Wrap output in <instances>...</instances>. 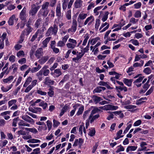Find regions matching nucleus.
Masks as SVG:
<instances>
[{"mask_svg": "<svg viewBox=\"0 0 154 154\" xmlns=\"http://www.w3.org/2000/svg\"><path fill=\"white\" fill-rule=\"evenodd\" d=\"M58 30V27L56 24H54L53 26L50 27L47 30L45 35L46 36H49L52 35H56Z\"/></svg>", "mask_w": 154, "mask_h": 154, "instance_id": "obj_1", "label": "nucleus"}, {"mask_svg": "<svg viewBox=\"0 0 154 154\" xmlns=\"http://www.w3.org/2000/svg\"><path fill=\"white\" fill-rule=\"evenodd\" d=\"M40 7V6H36L35 4L32 5L31 6V9L29 12V14L31 16H35Z\"/></svg>", "mask_w": 154, "mask_h": 154, "instance_id": "obj_2", "label": "nucleus"}, {"mask_svg": "<svg viewBox=\"0 0 154 154\" xmlns=\"http://www.w3.org/2000/svg\"><path fill=\"white\" fill-rule=\"evenodd\" d=\"M21 117L23 120L31 124L34 123V120L27 115H23Z\"/></svg>", "mask_w": 154, "mask_h": 154, "instance_id": "obj_3", "label": "nucleus"}, {"mask_svg": "<svg viewBox=\"0 0 154 154\" xmlns=\"http://www.w3.org/2000/svg\"><path fill=\"white\" fill-rule=\"evenodd\" d=\"M144 78V76H140L138 79H136L134 82V85L137 87H140L142 85V81Z\"/></svg>", "mask_w": 154, "mask_h": 154, "instance_id": "obj_4", "label": "nucleus"}, {"mask_svg": "<svg viewBox=\"0 0 154 154\" xmlns=\"http://www.w3.org/2000/svg\"><path fill=\"white\" fill-rule=\"evenodd\" d=\"M51 74L54 78H58L62 74L60 69H57L54 70V72H52Z\"/></svg>", "mask_w": 154, "mask_h": 154, "instance_id": "obj_5", "label": "nucleus"}, {"mask_svg": "<svg viewBox=\"0 0 154 154\" xmlns=\"http://www.w3.org/2000/svg\"><path fill=\"white\" fill-rule=\"evenodd\" d=\"M77 16L76 14H75L73 17V20L72 21V25L71 28V29L72 30V31L75 32L77 26Z\"/></svg>", "mask_w": 154, "mask_h": 154, "instance_id": "obj_6", "label": "nucleus"}, {"mask_svg": "<svg viewBox=\"0 0 154 154\" xmlns=\"http://www.w3.org/2000/svg\"><path fill=\"white\" fill-rule=\"evenodd\" d=\"M7 33H4L1 37V39L0 40V49H2L4 48V41L6 38Z\"/></svg>", "mask_w": 154, "mask_h": 154, "instance_id": "obj_7", "label": "nucleus"}, {"mask_svg": "<svg viewBox=\"0 0 154 154\" xmlns=\"http://www.w3.org/2000/svg\"><path fill=\"white\" fill-rule=\"evenodd\" d=\"M26 17V9L24 8L22 9L20 14V18L22 20H25Z\"/></svg>", "mask_w": 154, "mask_h": 154, "instance_id": "obj_8", "label": "nucleus"}, {"mask_svg": "<svg viewBox=\"0 0 154 154\" xmlns=\"http://www.w3.org/2000/svg\"><path fill=\"white\" fill-rule=\"evenodd\" d=\"M49 11L48 9H41L39 11L38 15V17H40L41 15L44 16L46 17L48 14Z\"/></svg>", "mask_w": 154, "mask_h": 154, "instance_id": "obj_9", "label": "nucleus"}, {"mask_svg": "<svg viewBox=\"0 0 154 154\" xmlns=\"http://www.w3.org/2000/svg\"><path fill=\"white\" fill-rule=\"evenodd\" d=\"M137 148V146H128L126 149V152L129 154H131L132 153V151H135Z\"/></svg>", "mask_w": 154, "mask_h": 154, "instance_id": "obj_10", "label": "nucleus"}, {"mask_svg": "<svg viewBox=\"0 0 154 154\" xmlns=\"http://www.w3.org/2000/svg\"><path fill=\"white\" fill-rule=\"evenodd\" d=\"M100 41V38L99 37H97L94 38H90L88 41V45L91 44L92 45H94L98 41Z\"/></svg>", "mask_w": 154, "mask_h": 154, "instance_id": "obj_11", "label": "nucleus"}, {"mask_svg": "<svg viewBox=\"0 0 154 154\" xmlns=\"http://www.w3.org/2000/svg\"><path fill=\"white\" fill-rule=\"evenodd\" d=\"M147 144L146 142H142L140 143V148H139L138 149V151H142L147 150L146 147L145 146Z\"/></svg>", "mask_w": 154, "mask_h": 154, "instance_id": "obj_12", "label": "nucleus"}, {"mask_svg": "<svg viewBox=\"0 0 154 154\" xmlns=\"http://www.w3.org/2000/svg\"><path fill=\"white\" fill-rule=\"evenodd\" d=\"M43 54V49L42 48H38L36 51L35 55L38 58H39Z\"/></svg>", "mask_w": 154, "mask_h": 154, "instance_id": "obj_13", "label": "nucleus"}, {"mask_svg": "<svg viewBox=\"0 0 154 154\" xmlns=\"http://www.w3.org/2000/svg\"><path fill=\"white\" fill-rule=\"evenodd\" d=\"M54 81L50 79L49 78L47 77L45 78L44 83L45 85H53L54 84Z\"/></svg>", "mask_w": 154, "mask_h": 154, "instance_id": "obj_14", "label": "nucleus"}, {"mask_svg": "<svg viewBox=\"0 0 154 154\" xmlns=\"http://www.w3.org/2000/svg\"><path fill=\"white\" fill-rule=\"evenodd\" d=\"M17 20L18 19L16 18L15 15L14 14H13L10 17L8 21L9 25L11 26L13 25L14 24V21H17Z\"/></svg>", "mask_w": 154, "mask_h": 154, "instance_id": "obj_15", "label": "nucleus"}, {"mask_svg": "<svg viewBox=\"0 0 154 154\" xmlns=\"http://www.w3.org/2000/svg\"><path fill=\"white\" fill-rule=\"evenodd\" d=\"M32 29L31 27H27L23 32L22 34L23 35H28L32 31Z\"/></svg>", "mask_w": 154, "mask_h": 154, "instance_id": "obj_16", "label": "nucleus"}, {"mask_svg": "<svg viewBox=\"0 0 154 154\" xmlns=\"http://www.w3.org/2000/svg\"><path fill=\"white\" fill-rule=\"evenodd\" d=\"M49 58L48 56H43L38 60V62L41 64H43L48 60Z\"/></svg>", "mask_w": 154, "mask_h": 154, "instance_id": "obj_17", "label": "nucleus"}, {"mask_svg": "<svg viewBox=\"0 0 154 154\" xmlns=\"http://www.w3.org/2000/svg\"><path fill=\"white\" fill-rule=\"evenodd\" d=\"M124 107L125 109H129V111L132 112L134 111V110L133 109L136 108V106L129 104L127 106H124Z\"/></svg>", "mask_w": 154, "mask_h": 154, "instance_id": "obj_18", "label": "nucleus"}, {"mask_svg": "<svg viewBox=\"0 0 154 154\" xmlns=\"http://www.w3.org/2000/svg\"><path fill=\"white\" fill-rule=\"evenodd\" d=\"M14 78L13 76L11 75L5 79H3V82L5 84L6 83H10L11 82Z\"/></svg>", "mask_w": 154, "mask_h": 154, "instance_id": "obj_19", "label": "nucleus"}, {"mask_svg": "<svg viewBox=\"0 0 154 154\" xmlns=\"http://www.w3.org/2000/svg\"><path fill=\"white\" fill-rule=\"evenodd\" d=\"M51 37H48L46 38L42 42V48H45L47 47V44L51 39Z\"/></svg>", "mask_w": 154, "mask_h": 154, "instance_id": "obj_20", "label": "nucleus"}, {"mask_svg": "<svg viewBox=\"0 0 154 154\" xmlns=\"http://www.w3.org/2000/svg\"><path fill=\"white\" fill-rule=\"evenodd\" d=\"M56 11L57 16L58 17H60L61 16V12L60 5V4L57 5L56 8Z\"/></svg>", "mask_w": 154, "mask_h": 154, "instance_id": "obj_21", "label": "nucleus"}, {"mask_svg": "<svg viewBox=\"0 0 154 154\" xmlns=\"http://www.w3.org/2000/svg\"><path fill=\"white\" fill-rule=\"evenodd\" d=\"M29 110L30 111L36 113H37L38 112H40L42 111L41 108L39 107H36L34 109L32 108H29Z\"/></svg>", "mask_w": 154, "mask_h": 154, "instance_id": "obj_22", "label": "nucleus"}, {"mask_svg": "<svg viewBox=\"0 0 154 154\" xmlns=\"http://www.w3.org/2000/svg\"><path fill=\"white\" fill-rule=\"evenodd\" d=\"M106 89V88L103 87L99 86L97 87L94 90V93H99L102 91H104Z\"/></svg>", "mask_w": 154, "mask_h": 154, "instance_id": "obj_23", "label": "nucleus"}, {"mask_svg": "<svg viewBox=\"0 0 154 154\" xmlns=\"http://www.w3.org/2000/svg\"><path fill=\"white\" fill-rule=\"evenodd\" d=\"M116 89L119 92V90L120 91H124L125 92H126L127 91V88L124 85L122 86H116Z\"/></svg>", "mask_w": 154, "mask_h": 154, "instance_id": "obj_24", "label": "nucleus"}, {"mask_svg": "<svg viewBox=\"0 0 154 154\" xmlns=\"http://www.w3.org/2000/svg\"><path fill=\"white\" fill-rule=\"evenodd\" d=\"M83 131L85 133H86L85 130L84 126V124L82 123L80 126L79 128V133L80 135H82L83 133Z\"/></svg>", "mask_w": 154, "mask_h": 154, "instance_id": "obj_25", "label": "nucleus"}, {"mask_svg": "<svg viewBox=\"0 0 154 154\" xmlns=\"http://www.w3.org/2000/svg\"><path fill=\"white\" fill-rule=\"evenodd\" d=\"M35 34L37 36H38V41H39L40 39L43 37V33H42V31L40 29H38L35 32Z\"/></svg>", "mask_w": 154, "mask_h": 154, "instance_id": "obj_26", "label": "nucleus"}, {"mask_svg": "<svg viewBox=\"0 0 154 154\" xmlns=\"http://www.w3.org/2000/svg\"><path fill=\"white\" fill-rule=\"evenodd\" d=\"M132 82V79H124L123 80V82L124 83L128 86H131Z\"/></svg>", "mask_w": 154, "mask_h": 154, "instance_id": "obj_27", "label": "nucleus"}, {"mask_svg": "<svg viewBox=\"0 0 154 154\" xmlns=\"http://www.w3.org/2000/svg\"><path fill=\"white\" fill-rule=\"evenodd\" d=\"M131 123V121H129L127 123V126L123 132L124 134H126L128 131V130L130 129V128L131 127L132 124Z\"/></svg>", "mask_w": 154, "mask_h": 154, "instance_id": "obj_28", "label": "nucleus"}, {"mask_svg": "<svg viewBox=\"0 0 154 154\" xmlns=\"http://www.w3.org/2000/svg\"><path fill=\"white\" fill-rule=\"evenodd\" d=\"M120 103L122 106L124 107V106H127L131 103V101L129 100H125L124 101H121Z\"/></svg>", "mask_w": 154, "mask_h": 154, "instance_id": "obj_29", "label": "nucleus"}, {"mask_svg": "<svg viewBox=\"0 0 154 154\" xmlns=\"http://www.w3.org/2000/svg\"><path fill=\"white\" fill-rule=\"evenodd\" d=\"M69 108V107L68 106L66 105L64 106L61 110V112L60 114V116H61Z\"/></svg>", "mask_w": 154, "mask_h": 154, "instance_id": "obj_30", "label": "nucleus"}, {"mask_svg": "<svg viewBox=\"0 0 154 154\" xmlns=\"http://www.w3.org/2000/svg\"><path fill=\"white\" fill-rule=\"evenodd\" d=\"M87 16V14L84 13L83 12H81L79 15L78 20H83L85 19Z\"/></svg>", "mask_w": 154, "mask_h": 154, "instance_id": "obj_31", "label": "nucleus"}, {"mask_svg": "<svg viewBox=\"0 0 154 154\" xmlns=\"http://www.w3.org/2000/svg\"><path fill=\"white\" fill-rule=\"evenodd\" d=\"M95 130L94 128H91L89 129L88 134L91 137L94 136L95 134Z\"/></svg>", "mask_w": 154, "mask_h": 154, "instance_id": "obj_32", "label": "nucleus"}, {"mask_svg": "<svg viewBox=\"0 0 154 154\" xmlns=\"http://www.w3.org/2000/svg\"><path fill=\"white\" fill-rule=\"evenodd\" d=\"M41 67V66L39 64H38L37 67H33L31 69V72L32 73H34L37 72L38 71Z\"/></svg>", "mask_w": 154, "mask_h": 154, "instance_id": "obj_33", "label": "nucleus"}, {"mask_svg": "<svg viewBox=\"0 0 154 154\" xmlns=\"http://www.w3.org/2000/svg\"><path fill=\"white\" fill-rule=\"evenodd\" d=\"M32 78L29 76L27 79L24 84L23 85V86L24 87H26L29 84L30 82L32 81Z\"/></svg>", "mask_w": 154, "mask_h": 154, "instance_id": "obj_34", "label": "nucleus"}, {"mask_svg": "<svg viewBox=\"0 0 154 154\" xmlns=\"http://www.w3.org/2000/svg\"><path fill=\"white\" fill-rule=\"evenodd\" d=\"M94 18L93 16H91L87 18L84 22V25H86L88 22H92L94 20Z\"/></svg>", "mask_w": 154, "mask_h": 154, "instance_id": "obj_35", "label": "nucleus"}, {"mask_svg": "<svg viewBox=\"0 0 154 154\" xmlns=\"http://www.w3.org/2000/svg\"><path fill=\"white\" fill-rule=\"evenodd\" d=\"M18 125L19 126H26L28 127L30 126V124L26 123L23 120H21L18 123Z\"/></svg>", "mask_w": 154, "mask_h": 154, "instance_id": "obj_36", "label": "nucleus"}, {"mask_svg": "<svg viewBox=\"0 0 154 154\" xmlns=\"http://www.w3.org/2000/svg\"><path fill=\"white\" fill-rule=\"evenodd\" d=\"M128 42L131 43L135 46H138L139 45L138 41L134 39H131Z\"/></svg>", "mask_w": 154, "mask_h": 154, "instance_id": "obj_37", "label": "nucleus"}, {"mask_svg": "<svg viewBox=\"0 0 154 154\" xmlns=\"http://www.w3.org/2000/svg\"><path fill=\"white\" fill-rule=\"evenodd\" d=\"M125 150V148L121 145L118 146L116 147V152L118 153L124 151Z\"/></svg>", "mask_w": 154, "mask_h": 154, "instance_id": "obj_38", "label": "nucleus"}, {"mask_svg": "<svg viewBox=\"0 0 154 154\" xmlns=\"http://www.w3.org/2000/svg\"><path fill=\"white\" fill-rule=\"evenodd\" d=\"M53 88V87H50L48 89L49 91L48 92V94L50 97H52L54 94Z\"/></svg>", "mask_w": 154, "mask_h": 154, "instance_id": "obj_39", "label": "nucleus"}, {"mask_svg": "<svg viewBox=\"0 0 154 154\" xmlns=\"http://www.w3.org/2000/svg\"><path fill=\"white\" fill-rule=\"evenodd\" d=\"M102 8V6H98L95 8L94 10V12L95 16L98 15L99 14V11Z\"/></svg>", "mask_w": 154, "mask_h": 154, "instance_id": "obj_40", "label": "nucleus"}, {"mask_svg": "<svg viewBox=\"0 0 154 154\" xmlns=\"http://www.w3.org/2000/svg\"><path fill=\"white\" fill-rule=\"evenodd\" d=\"M17 102V100L15 99H12L9 101L8 103V107H11L13 105H15Z\"/></svg>", "mask_w": 154, "mask_h": 154, "instance_id": "obj_41", "label": "nucleus"}, {"mask_svg": "<svg viewBox=\"0 0 154 154\" xmlns=\"http://www.w3.org/2000/svg\"><path fill=\"white\" fill-rule=\"evenodd\" d=\"M138 21V19H136L134 17H132L130 19L129 23H131V25L132 24H135L137 23Z\"/></svg>", "mask_w": 154, "mask_h": 154, "instance_id": "obj_42", "label": "nucleus"}, {"mask_svg": "<svg viewBox=\"0 0 154 154\" xmlns=\"http://www.w3.org/2000/svg\"><path fill=\"white\" fill-rule=\"evenodd\" d=\"M122 130H119L117 133V136L115 138V139L116 140H117L120 138L123 137V136L121 135V134H122Z\"/></svg>", "mask_w": 154, "mask_h": 154, "instance_id": "obj_43", "label": "nucleus"}, {"mask_svg": "<svg viewBox=\"0 0 154 154\" xmlns=\"http://www.w3.org/2000/svg\"><path fill=\"white\" fill-rule=\"evenodd\" d=\"M141 16V12L139 10L136 11L134 14V17L136 18H140Z\"/></svg>", "mask_w": 154, "mask_h": 154, "instance_id": "obj_44", "label": "nucleus"}, {"mask_svg": "<svg viewBox=\"0 0 154 154\" xmlns=\"http://www.w3.org/2000/svg\"><path fill=\"white\" fill-rule=\"evenodd\" d=\"M109 114L108 117H107L106 119L108 120H110L114 118V114L112 112L109 111L107 112Z\"/></svg>", "mask_w": 154, "mask_h": 154, "instance_id": "obj_45", "label": "nucleus"}, {"mask_svg": "<svg viewBox=\"0 0 154 154\" xmlns=\"http://www.w3.org/2000/svg\"><path fill=\"white\" fill-rule=\"evenodd\" d=\"M39 106H42L44 109H45L48 106V104L44 101H42L39 104Z\"/></svg>", "mask_w": 154, "mask_h": 154, "instance_id": "obj_46", "label": "nucleus"}, {"mask_svg": "<svg viewBox=\"0 0 154 154\" xmlns=\"http://www.w3.org/2000/svg\"><path fill=\"white\" fill-rule=\"evenodd\" d=\"M37 92L38 94L42 96L46 95L47 94L46 92L42 91L41 88L37 90Z\"/></svg>", "mask_w": 154, "mask_h": 154, "instance_id": "obj_47", "label": "nucleus"}, {"mask_svg": "<svg viewBox=\"0 0 154 154\" xmlns=\"http://www.w3.org/2000/svg\"><path fill=\"white\" fill-rule=\"evenodd\" d=\"M17 56L19 58L21 57H24L25 56V54L23 50L20 51L17 53Z\"/></svg>", "mask_w": 154, "mask_h": 154, "instance_id": "obj_48", "label": "nucleus"}, {"mask_svg": "<svg viewBox=\"0 0 154 154\" xmlns=\"http://www.w3.org/2000/svg\"><path fill=\"white\" fill-rule=\"evenodd\" d=\"M49 5V3L48 2H44L42 6L41 9H48Z\"/></svg>", "mask_w": 154, "mask_h": 154, "instance_id": "obj_49", "label": "nucleus"}, {"mask_svg": "<svg viewBox=\"0 0 154 154\" xmlns=\"http://www.w3.org/2000/svg\"><path fill=\"white\" fill-rule=\"evenodd\" d=\"M111 38H109L108 40L109 41H113L116 40L117 36L115 33L112 34L111 35Z\"/></svg>", "mask_w": 154, "mask_h": 154, "instance_id": "obj_50", "label": "nucleus"}, {"mask_svg": "<svg viewBox=\"0 0 154 154\" xmlns=\"http://www.w3.org/2000/svg\"><path fill=\"white\" fill-rule=\"evenodd\" d=\"M93 100L96 103H97L101 100V98L100 97L96 96H94L93 97Z\"/></svg>", "mask_w": 154, "mask_h": 154, "instance_id": "obj_51", "label": "nucleus"}, {"mask_svg": "<svg viewBox=\"0 0 154 154\" xmlns=\"http://www.w3.org/2000/svg\"><path fill=\"white\" fill-rule=\"evenodd\" d=\"M38 130L39 131H41L42 130L45 131L47 129V127L46 125L42 126H39L38 128Z\"/></svg>", "mask_w": 154, "mask_h": 154, "instance_id": "obj_52", "label": "nucleus"}, {"mask_svg": "<svg viewBox=\"0 0 154 154\" xmlns=\"http://www.w3.org/2000/svg\"><path fill=\"white\" fill-rule=\"evenodd\" d=\"M98 111L99 109L97 108H94L92 111L91 114L89 116V119H90L92 117L93 115L97 112Z\"/></svg>", "mask_w": 154, "mask_h": 154, "instance_id": "obj_53", "label": "nucleus"}, {"mask_svg": "<svg viewBox=\"0 0 154 154\" xmlns=\"http://www.w3.org/2000/svg\"><path fill=\"white\" fill-rule=\"evenodd\" d=\"M143 72L146 74H149L151 72V70L149 67L146 68L143 70Z\"/></svg>", "mask_w": 154, "mask_h": 154, "instance_id": "obj_54", "label": "nucleus"}, {"mask_svg": "<svg viewBox=\"0 0 154 154\" xmlns=\"http://www.w3.org/2000/svg\"><path fill=\"white\" fill-rule=\"evenodd\" d=\"M84 110V106H81L79 108V110L78 111V115L81 114Z\"/></svg>", "mask_w": 154, "mask_h": 154, "instance_id": "obj_55", "label": "nucleus"}, {"mask_svg": "<svg viewBox=\"0 0 154 154\" xmlns=\"http://www.w3.org/2000/svg\"><path fill=\"white\" fill-rule=\"evenodd\" d=\"M11 112V111H5L2 112L0 114V115L4 117V116H7L8 115H10Z\"/></svg>", "mask_w": 154, "mask_h": 154, "instance_id": "obj_56", "label": "nucleus"}, {"mask_svg": "<svg viewBox=\"0 0 154 154\" xmlns=\"http://www.w3.org/2000/svg\"><path fill=\"white\" fill-rule=\"evenodd\" d=\"M40 149L39 148H37L34 149L33 152L30 154H39L40 153Z\"/></svg>", "mask_w": 154, "mask_h": 154, "instance_id": "obj_57", "label": "nucleus"}, {"mask_svg": "<svg viewBox=\"0 0 154 154\" xmlns=\"http://www.w3.org/2000/svg\"><path fill=\"white\" fill-rule=\"evenodd\" d=\"M141 123V120L140 119H139L134 122L133 124V126L135 127L138 126L140 125Z\"/></svg>", "mask_w": 154, "mask_h": 154, "instance_id": "obj_58", "label": "nucleus"}, {"mask_svg": "<svg viewBox=\"0 0 154 154\" xmlns=\"http://www.w3.org/2000/svg\"><path fill=\"white\" fill-rule=\"evenodd\" d=\"M41 20L40 19H38L35 22V25L37 28L41 24Z\"/></svg>", "mask_w": 154, "mask_h": 154, "instance_id": "obj_59", "label": "nucleus"}, {"mask_svg": "<svg viewBox=\"0 0 154 154\" xmlns=\"http://www.w3.org/2000/svg\"><path fill=\"white\" fill-rule=\"evenodd\" d=\"M142 5L140 2H138L134 5V8L136 9H138L140 8Z\"/></svg>", "mask_w": 154, "mask_h": 154, "instance_id": "obj_60", "label": "nucleus"}, {"mask_svg": "<svg viewBox=\"0 0 154 154\" xmlns=\"http://www.w3.org/2000/svg\"><path fill=\"white\" fill-rule=\"evenodd\" d=\"M109 14V12L107 11L105 12V14L104 15L102 19V20L103 22H104L107 20Z\"/></svg>", "mask_w": 154, "mask_h": 154, "instance_id": "obj_61", "label": "nucleus"}, {"mask_svg": "<svg viewBox=\"0 0 154 154\" xmlns=\"http://www.w3.org/2000/svg\"><path fill=\"white\" fill-rule=\"evenodd\" d=\"M26 60L25 58H23L19 59L18 61V62L21 64H23L26 63Z\"/></svg>", "mask_w": 154, "mask_h": 154, "instance_id": "obj_62", "label": "nucleus"}, {"mask_svg": "<svg viewBox=\"0 0 154 154\" xmlns=\"http://www.w3.org/2000/svg\"><path fill=\"white\" fill-rule=\"evenodd\" d=\"M143 36L142 34L139 33H136L134 35V37L137 39L142 38Z\"/></svg>", "mask_w": 154, "mask_h": 154, "instance_id": "obj_63", "label": "nucleus"}, {"mask_svg": "<svg viewBox=\"0 0 154 154\" xmlns=\"http://www.w3.org/2000/svg\"><path fill=\"white\" fill-rule=\"evenodd\" d=\"M52 122L49 120H48L47 122V125L48 128V130L50 131L52 127Z\"/></svg>", "mask_w": 154, "mask_h": 154, "instance_id": "obj_64", "label": "nucleus"}]
</instances>
